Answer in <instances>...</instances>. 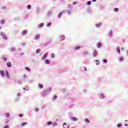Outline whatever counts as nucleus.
<instances>
[{
    "instance_id": "obj_1",
    "label": "nucleus",
    "mask_w": 128,
    "mask_h": 128,
    "mask_svg": "<svg viewBox=\"0 0 128 128\" xmlns=\"http://www.w3.org/2000/svg\"><path fill=\"white\" fill-rule=\"evenodd\" d=\"M93 56L94 58H96V56H98V51H96V50H94V52Z\"/></svg>"
},
{
    "instance_id": "obj_2",
    "label": "nucleus",
    "mask_w": 128,
    "mask_h": 128,
    "mask_svg": "<svg viewBox=\"0 0 128 128\" xmlns=\"http://www.w3.org/2000/svg\"><path fill=\"white\" fill-rule=\"evenodd\" d=\"M48 53H46V54H44V56L42 57V60H44L46 59V58H48Z\"/></svg>"
},
{
    "instance_id": "obj_3",
    "label": "nucleus",
    "mask_w": 128,
    "mask_h": 128,
    "mask_svg": "<svg viewBox=\"0 0 128 128\" xmlns=\"http://www.w3.org/2000/svg\"><path fill=\"white\" fill-rule=\"evenodd\" d=\"M0 74H2V78H4V72L0 70Z\"/></svg>"
},
{
    "instance_id": "obj_4",
    "label": "nucleus",
    "mask_w": 128,
    "mask_h": 128,
    "mask_svg": "<svg viewBox=\"0 0 128 128\" xmlns=\"http://www.w3.org/2000/svg\"><path fill=\"white\" fill-rule=\"evenodd\" d=\"M40 35H37L35 36V40H40Z\"/></svg>"
},
{
    "instance_id": "obj_5",
    "label": "nucleus",
    "mask_w": 128,
    "mask_h": 128,
    "mask_svg": "<svg viewBox=\"0 0 128 128\" xmlns=\"http://www.w3.org/2000/svg\"><path fill=\"white\" fill-rule=\"evenodd\" d=\"M44 26V23L40 24L39 25L38 28H42Z\"/></svg>"
},
{
    "instance_id": "obj_6",
    "label": "nucleus",
    "mask_w": 128,
    "mask_h": 128,
    "mask_svg": "<svg viewBox=\"0 0 128 128\" xmlns=\"http://www.w3.org/2000/svg\"><path fill=\"white\" fill-rule=\"evenodd\" d=\"M7 66L8 68H12V62H8V64H7Z\"/></svg>"
},
{
    "instance_id": "obj_7",
    "label": "nucleus",
    "mask_w": 128,
    "mask_h": 128,
    "mask_svg": "<svg viewBox=\"0 0 128 128\" xmlns=\"http://www.w3.org/2000/svg\"><path fill=\"white\" fill-rule=\"evenodd\" d=\"M72 120H73V122H77V120H78V118H74H74H72Z\"/></svg>"
},
{
    "instance_id": "obj_8",
    "label": "nucleus",
    "mask_w": 128,
    "mask_h": 128,
    "mask_svg": "<svg viewBox=\"0 0 128 128\" xmlns=\"http://www.w3.org/2000/svg\"><path fill=\"white\" fill-rule=\"evenodd\" d=\"M26 34H28V32L25 30L24 32H23L22 34V36H26Z\"/></svg>"
},
{
    "instance_id": "obj_9",
    "label": "nucleus",
    "mask_w": 128,
    "mask_h": 128,
    "mask_svg": "<svg viewBox=\"0 0 128 128\" xmlns=\"http://www.w3.org/2000/svg\"><path fill=\"white\" fill-rule=\"evenodd\" d=\"M2 36L4 40H8V37L6 36L4 34Z\"/></svg>"
},
{
    "instance_id": "obj_10",
    "label": "nucleus",
    "mask_w": 128,
    "mask_h": 128,
    "mask_svg": "<svg viewBox=\"0 0 128 128\" xmlns=\"http://www.w3.org/2000/svg\"><path fill=\"white\" fill-rule=\"evenodd\" d=\"M65 38H64V36H62L60 41L62 42V40H64Z\"/></svg>"
},
{
    "instance_id": "obj_11",
    "label": "nucleus",
    "mask_w": 128,
    "mask_h": 128,
    "mask_svg": "<svg viewBox=\"0 0 128 128\" xmlns=\"http://www.w3.org/2000/svg\"><path fill=\"white\" fill-rule=\"evenodd\" d=\"M116 52L118 54H120V48H116Z\"/></svg>"
},
{
    "instance_id": "obj_12",
    "label": "nucleus",
    "mask_w": 128,
    "mask_h": 128,
    "mask_svg": "<svg viewBox=\"0 0 128 128\" xmlns=\"http://www.w3.org/2000/svg\"><path fill=\"white\" fill-rule=\"evenodd\" d=\"M101 26H102V23H99L96 24V28H100Z\"/></svg>"
},
{
    "instance_id": "obj_13",
    "label": "nucleus",
    "mask_w": 128,
    "mask_h": 128,
    "mask_svg": "<svg viewBox=\"0 0 128 128\" xmlns=\"http://www.w3.org/2000/svg\"><path fill=\"white\" fill-rule=\"evenodd\" d=\"M26 124H28V123H27V122H23V123L22 124V126H26Z\"/></svg>"
},
{
    "instance_id": "obj_14",
    "label": "nucleus",
    "mask_w": 128,
    "mask_h": 128,
    "mask_svg": "<svg viewBox=\"0 0 128 128\" xmlns=\"http://www.w3.org/2000/svg\"><path fill=\"white\" fill-rule=\"evenodd\" d=\"M62 12H60L59 14H58V18H62Z\"/></svg>"
},
{
    "instance_id": "obj_15",
    "label": "nucleus",
    "mask_w": 128,
    "mask_h": 128,
    "mask_svg": "<svg viewBox=\"0 0 128 128\" xmlns=\"http://www.w3.org/2000/svg\"><path fill=\"white\" fill-rule=\"evenodd\" d=\"M102 46V43H99L98 44V48H100Z\"/></svg>"
},
{
    "instance_id": "obj_16",
    "label": "nucleus",
    "mask_w": 128,
    "mask_h": 128,
    "mask_svg": "<svg viewBox=\"0 0 128 128\" xmlns=\"http://www.w3.org/2000/svg\"><path fill=\"white\" fill-rule=\"evenodd\" d=\"M80 50V46H77V47L75 48L76 50Z\"/></svg>"
},
{
    "instance_id": "obj_17",
    "label": "nucleus",
    "mask_w": 128,
    "mask_h": 128,
    "mask_svg": "<svg viewBox=\"0 0 128 128\" xmlns=\"http://www.w3.org/2000/svg\"><path fill=\"white\" fill-rule=\"evenodd\" d=\"M46 64H50V60H46Z\"/></svg>"
},
{
    "instance_id": "obj_18",
    "label": "nucleus",
    "mask_w": 128,
    "mask_h": 128,
    "mask_svg": "<svg viewBox=\"0 0 128 128\" xmlns=\"http://www.w3.org/2000/svg\"><path fill=\"white\" fill-rule=\"evenodd\" d=\"M25 70H28V72H30V69L28 67H26Z\"/></svg>"
},
{
    "instance_id": "obj_19",
    "label": "nucleus",
    "mask_w": 128,
    "mask_h": 128,
    "mask_svg": "<svg viewBox=\"0 0 128 128\" xmlns=\"http://www.w3.org/2000/svg\"><path fill=\"white\" fill-rule=\"evenodd\" d=\"M38 86L40 88H42V89L44 88V86L42 84H39Z\"/></svg>"
},
{
    "instance_id": "obj_20",
    "label": "nucleus",
    "mask_w": 128,
    "mask_h": 128,
    "mask_svg": "<svg viewBox=\"0 0 128 128\" xmlns=\"http://www.w3.org/2000/svg\"><path fill=\"white\" fill-rule=\"evenodd\" d=\"M47 124L48 126H51V124H52V122H48Z\"/></svg>"
},
{
    "instance_id": "obj_21",
    "label": "nucleus",
    "mask_w": 128,
    "mask_h": 128,
    "mask_svg": "<svg viewBox=\"0 0 128 128\" xmlns=\"http://www.w3.org/2000/svg\"><path fill=\"white\" fill-rule=\"evenodd\" d=\"M6 76L7 78H10V76L8 75V70L6 71Z\"/></svg>"
},
{
    "instance_id": "obj_22",
    "label": "nucleus",
    "mask_w": 128,
    "mask_h": 128,
    "mask_svg": "<svg viewBox=\"0 0 128 128\" xmlns=\"http://www.w3.org/2000/svg\"><path fill=\"white\" fill-rule=\"evenodd\" d=\"M86 122H87V124H90V121L88 119H87L86 120Z\"/></svg>"
},
{
    "instance_id": "obj_23",
    "label": "nucleus",
    "mask_w": 128,
    "mask_h": 128,
    "mask_svg": "<svg viewBox=\"0 0 128 128\" xmlns=\"http://www.w3.org/2000/svg\"><path fill=\"white\" fill-rule=\"evenodd\" d=\"M40 50L38 49L36 52V54H40Z\"/></svg>"
},
{
    "instance_id": "obj_24",
    "label": "nucleus",
    "mask_w": 128,
    "mask_h": 128,
    "mask_svg": "<svg viewBox=\"0 0 128 128\" xmlns=\"http://www.w3.org/2000/svg\"><path fill=\"white\" fill-rule=\"evenodd\" d=\"M120 62H124V58H122V57H120Z\"/></svg>"
},
{
    "instance_id": "obj_25",
    "label": "nucleus",
    "mask_w": 128,
    "mask_h": 128,
    "mask_svg": "<svg viewBox=\"0 0 128 128\" xmlns=\"http://www.w3.org/2000/svg\"><path fill=\"white\" fill-rule=\"evenodd\" d=\"M28 10H30L32 8V6H30V5H28V6H27Z\"/></svg>"
},
{
    "instance_id": "obj_26",
    "label": "nucleus",
    "mask_w": 128,
    "mask_h": 128,
    "mask_svg": "<svg viewBox=\"0 0 128 128\" xmlns=\"http://www.w3.org/2000/svg\"><path fill=\"white\" fill-rule=\"evenodd\" d=\"M90 4H92V2H88V6H90Z\"/></svg>"
},
{
    "instance_id": "obj_27",
    "label": "nucleus",
    "mask_w": 128,
    "mask_h": 128,
    "mask_svg": "<svg viewBox=\"0 0 128 128\" xmlns=\"http://www.w3.org/2000/svg\"><path fill=\"white\" fill-rule=\"evenodd\" d=\"M114 11L116 12H118V8H115Z\"/></svg>"
},
{
    "instance_id": "obj_28",
    "label": "nucleus",
    "mask_w": 128,
    "mask_h": 128,
    "mask_svg": "<svg viewBox=\"0 0 128 128\" xmlns=\"http://www.w3.org/2000/svg\"><path fill=\"white\" fill-rule=\"evenodd\" d=\"M52 26V23H48V24H47V26Z\"/></svg>"
},
{
    "instance_id": "obj_29",
    "label": "nucleus",
    "mask_w": 128,
    "mask_h": 128,
    "mask_svg": "<svg viewBox=\"0 0 128 128\" xmlns=\"http://www.w3.org/2000/svg\"><path fill=\"white\" fill-rule=\"evenodd\" d=\"M52 58H54V54H52L51 56Z\"/></svg>"
},
{
    "instance_id": "obj_30",
    "label": "nucleus",
    "mask_w": 128,
    "mask_h": 128,
    "mask_svg": "<svg viewBox=\"0 0 128 128\" xmlns=\"http://www.w3.org/2000/svg\"><path fill=\"white\" fill-rule=\"evenodd\" d=\"M15 50H16V48H12V52H14Z\"/></svg>"
},
{
    "instance_id": "obj_31",
    "label": "nucleus",
    "mask_w": 128,
    "mask_h": 128,
    "mask_svg": "<svg viewBox=\"0 0 128 128\" xmlns=\"http://www.w3.org/2000/svg\"><path fill=\"white\" fill-rule=\"evenodd\" d=\"M18 116H19L20 118H22V117L24 116H22V114H19V115H18Z\"/></svg>"
},
{
    "instance_id": "obj_32",
    "label": "nucleus",
    "mask_w": 128,
    "mask_h": 128,
    "mask_svg": "<svg viewBox=\"0 0 128 128\" xmlns=\"http://www.w3.org/2000/svg\"><path fill=\"white\" fill-rule=\"evenodd\" d=\"M118 128H122V124H118Z\"/></svg>"
},
{
    "instance_id": "obj_33",
    "label": "nucleus",
    "mask_w": 128,
    "mask_h": 128,
    "mask_svg": "<svg viewBox=\"0 0 128 128\" xmlns=\"http://www.w3.org/2000/svg\"><path fill=\"white\" fill-rule=\"evenodd\" d=\"M4 128H10L9 126H6Z\"/></svg>"
},
{
    "instance_id": "obj_34",
    "label": "nucleus",
    "mask_w": 128,
    "mask_h": 128,
    "mask_svg": "<svg viewBox=\"0 0 128 128\" xmlns=\"http://www.w3.org/2000/svg\"><path fill=\"white\" fill-rule=\"evenodd\" d=\"M6 6H2V10H6Z\"/></svg>"
},
{
    "instance_id": "obj_35",
    "label": "nucleus",
    "mask_w": 128,
    "mask_h": 128,
    "mask_svg": "<svg viewBox=\"0 0 128 128\" xmlns=\"http://www.w3.org/2000/svg\"><path fill=\"white\" fill-rule=\"evenodd\" d=\"M6 116H7V118H10V114H6Z\"/></svg>"
},
{
    "instance_id": "obj_36",
    "label": "nucleus",
    "mask_w": 128,
    "mask_h": 128,
    "mask_svg": "<svg viewBox=\"0 0 128 128\" xmlns=\"http://www.w3.org/2000/svg\"><path fill=\"white\" fill-rule=\"evenodd\" d=\"M4 61L6 62V60H8V59H6V58H4Z\"/></svg>"
},
{
    "instance_id": "obj_37",
    "label": "nucleus",
    "mask_w": 128,
    "mask_h": 128,
    "mask_svg": "<svg viewBox=\"0 0 128 128\" xmlns=\"http://www.w3.org/2000/svg\"><path fill=\"white\" fill-rule=\"evenodd\" d=\"M104 64H106V62H108V60H104Z\"/></svg>"
},
{
    "instance_id": "obj_38",
    "label": "nucleus",
    "mask_w": 128,
    "mask_h": 128,
    "mask_svg": "<svg viewBox=\"0 0 128 128\" xmlns=\"http://www.w3.org/2000/svg\"><path fill=\"white\" fill-rule=\"evenodd\" d=\"M58 98V96H55L54 100H56Z\"/></svg>"
},
{
    "instance_id": "obj_39",
    "label": "nucleus",
    "mask_w": 128,
    "mask_h": 128,
    "mask_svg": "<svg viewBox=\"0 0 128 128\" xmlns=\"http://www.w3.org/2000/svg\"><path fill=\"white\" fill-rule=\"evenodd\" d=\"M88 54V52H86V53H84V56H86V54Z\"/></svg>"
},
{
    "instance_id": "obj_40",
    "label": "nucleus",
    "mask_w": 128,
    "mask_h": 128,
    "mask_svg": "<svg viewBox=\"0 0 128 128\" xmlns=\"http://www.w3.org/2000/svg\"><path fill=\"white\" fill-rule=\"evenodd\" d=\"M84 70L86 72H88V68H86V67L84 68Z\"/></svg>"
},
{
    "instance_id": "obj_41",
    "label": "nucleus",
    "mask_w": 128,
    "mask_h": 128,
    "mask_svg": "<svg viewBox=\"0 0 128 128\" xmlns=\"http://www.w3.org/2000/svg\"><path fill=\"white\" fill-rule=\"evenodd\" d=\"M101 96L102 98H104V94H102Z\"/></svg>"
},
{
    "instance_id": "obj_42",
    "label": "nucleus",
    "mask_w": 128,
    "mask_h": 128,
    "mask_svg": "<svg viewBox=\"0 0 128 128\" xmlns=\"http://www.w3.org/2000/svg\"><path fill=\"white\" fill-rule=\"evenodd\" d=\"M70 11H68V14H70Z\"/></svg>"
},
{
    "instance_id": "obj_43",
    "label": "nucleus",
    "mask_w": 128,
    "mask_h": 128,
    "mask_svg": "<svg viewBox=\"0 0 128 128\" xmlns=\"http://www.w3.org/2000/svg\"><path fill=\"white\" fill-rule=\"evenodd\" d=\"M63 126H66V123H64Z\"/></svg>"
},
{
    "instance_id": "obj_44",
    "label": "nucleus",
    "mask_w": 128,
    "mask_h": 128,
    "mask_svg": "<svg viewBox=\"0 0 128 128\" xmlns=\"http://www.w3.org/2000/svg\"><path fill=\"white\" fill-rule=\"evenodd\" d=\"M78 3L76 2H74V4H76Z\"/></svg>"
},
{
    "instance_id": "obj_45",
    "label": "nucleus",
    "mask_w": 128,
    "mask_h": 128,
    "mask_svg": "<svg viewBox=\"0 0 128 128\" xmlns=\"http://www.w3.org/2000/svg\"><path fill=\"white\" fill-rule=\"evenodd\" d=\"M92 2H96V0H92Z\"/></svg>"
},
{
    "instance_id": "obj_46",
    "label": "nucleus",
    "mask_w": 128,
    "mask_h": 128,
    "mask_svg": "<svg viewBox=\"0 0 128 128\" xmlns=\"http://www.w3.org/2000/svg\"><path fill=\"white\" fill-rule=\"evenodd\" d=\"M4 36V34L3 33H1V36Z\"/></svg>"
},
{
    "instance_id": "obj_47",
    "label": "nucleus",
    "mask_w": 128,
    "mask_h": 128,
    "mask_svg": "<svg viewBox=\"0 0 128 128\" xmlns=\"http://www.w3.org/2000/svg\"><path fill=\"white\" fill-rule=\"evenodd\" d=\"M96 62H98V60H96Z\"/></svg>"
},
{
    "instance_id": "obj_48",
    "label": "nucleus",
    "mask_w": 128,
    "mask_h": 128,
    "mask_svg": "<svg viewBox=\"0 0 128 128\" xmlns=\"http://www.w3.org/2000/svg\"><path fill=\"white\" fill-rule=\"evenodd\" d=\"M125 126H128V124H126Z\"/></svg>"
},
{
    "instance_id": "obj_49",
    "label": "nucleus",
    "mask_w": 128,
    "mask_h": 128,
    "mask_svg": "<svg viewBox=\"0 0 128 128\" xmlns=\"http://www.w3.org/2000/svg\"><path fill=\"white\" fill-rule=\"evenodd\" d=\"M122 50H124V48H122Z\"/></svg>"
},
{
    "instance_id": "obj_50",
    "label": "nucleus",
    "mask_w": 128,
    "mask_h": 128,
    "mask_svg": "<svg viewBox=\"0 0 128 128\" xmlns=\"http://www.w3.org/2000/svg\"><path fill=\"white\" fill-rule=\"evenodd\" d=\"M96 64L97 66H98V64H100V63H97Z\"/></svg>"
},
{
    "instance_id": "obj_51",
    "label": "nucleus",
    "mask_w": 128,
    "mask_h": 128,
    "mask_svg": "<svg viewBox=\"0 0 128 128\" xmlns=\"http://www.w3.org/2000/svg\"><path fill=\"white\" fill-rule=\"evenodd\" d=\"M0 30H2V27H0Z\"/></svg>"
},
{
    "instance_id": "obj_52",
    "label": "nucleus",
    "mask_w": 128,
    "mask_h": 128,
    "mask_svg": "<svg viewBox=\"0 0 128 128\" xmlns=\"http://www.w3.org/2000/svg\"><path fill=\"white\" fill-rule=\"evenodd\" d=\"M49 44H50V42H49Z\"/></svg>"
},
{
    "instance_id": "obj_53",
    "label": "nucleus",
    "mask_w": 128,
    "mask_h": 128,
    "mask_svg": "<svg viewBox=\"0 0 128 128\" xmlns=\"http://www.w3.org/2000/svg\"><path fill=\"white\" fill-rule=\"evenodd\" d=\"M126 122H128V120H126Z\"/></svg>"
},
{
    "instance_id": "obj_54",
    "label": "nucleus",
    "mask_w": 128,
    "mask_h": 128,
    "mask_svg": "<svg viewBox=\"0 0 128 128\" xmlns=\"http://www.w3.org/2000/svg\"><path fill=\"white\" fill-rule=\"evenodd\" d=\"M68 128H70V127H68Z\"/></svg>"
},
{
    "instance_id": "obj_55",
    "label": "nucleus",
    "mask_w": 128,
    "mask_h": 128,
    "mask_svg": "<svg viewBox=\"0 0 128 128\" xmlns=\"http://www.w3.org/2000/svg\"><path fill=\"white\" fill-rule=\"evenodd\" d=\"M2 22H4V20H2Z\"/></svg>"
}]
</instances>
